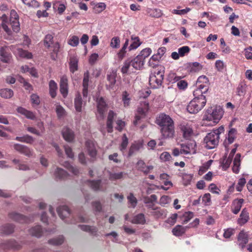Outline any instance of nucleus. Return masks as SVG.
Instances as JSON below:
<instances>
[{
    "label": "nucleus",
    "instance_id": "5701e85b",
    "mask_svg": "<svg viewBox=\"0 0 252 252\" xmlns=\"http://www.w3.org/2000/svg\"><path fill=\"white\" fill-rule=\"evenodd\" d=\"M190 224H189L188 226H182L180 225H177L172 229V233L173 235L176 236H180L182 235L188 229L191 227L190 226Z\"/></svg>",
    "mask_w": 252,
    "mask_h": 252
},
{
    "label": "nucleus",
    "instance_id": "a18cd8bd",
    "mask_svg": "<svg viewBox=\"0 0 252 252\" xmlns=\"http://www.w3.org/2000/svg\"><path fill=\"white\" fill-rule=\"evenodd\" d=\"M63 241V235H60L56 238L49 240L48 242L52 245L58 246L62 244Z\"/></svg>",
    "mask_w": 252,
    "mask_h": 252
},
{
    "label": "nucleus",
    "instance_id": "ddd939ff",
    "mask_svg": "<svg viewBox=\"0 0 252 252\" xmlns=\"http://www.w3.org/2000/svg\"><path fill=\"white\" fill-rule=\"evenodd\" d=\"M236 135L237 130L236 129L232 128L229 130L227 137L223 143L226 148L228 145L232 144L234 142L236 138Z\"/></svg>",
    "mask_w": 252,
    "mask_h": 252
},
{
    "label": "nucleus",
    "instance_id": "58836bf2",
    "mask_svg": "<svg viewBox=\"0 0 252 252\" xmlns=\"http://www.w3.org/2000/svg\"><path fill=\"white\" fill-rule=\"evenodd\" d=\"M0 19L1 20V26L3 28V29L6 32L10 35L11 33V31L10 29L8 27L7 25H6V23L7 22V17L5 15V14H2L1 16L0 17Z\"/></svg>",
    "mask_w": 252,
    "mask_h": 252
},
{
    "label": "nucleus",
    "instance_id": "bb28decb",
    "mask_svg": "<svg viewBox=\"0 0 252 252\" xmlns=\"http://www.w3.org/2000/svg\"><path fill=\"white\" fill-rule=\"evenodd\" d=\"M57 211L59 217L62 220H63L64 218L70 214L69 208L66 206H62L58 207Z\"/></svg>",
    "mask_w": 252,
    "mask_h": 252
},
{
    "label": "nucleus",
    "instance_id": "f704fd0d",
    "mask_svg": "<svg viewBox=\"0 0 252 252\" xmlns=\"http://www.w3.org/2000/svg\"><path fill=\"white\" fill-rule=\"evenodd\" d=\"M147 106L146 108H143L138 107L137 110V114L135 116V120L134 121L133 123L135 125H136L142 117L145 115V113L147 111Z\"/></svg>",
    "mask_w": 252,
    "mask_h": 252
},
{
    "label": "nucleus",
    "instance_id": "393cba45",
    "mask_svg": "<svg viewBox=\"0 0 252 252\" xmlns=\"http://www.w3.org/2000/svg\"><path fill=\"white\" fill-rule=\"evenodd\" d=\"M17 111L18 113L25 116L27 119L34 120L35 118V116L33 112L27 110L22 107H18Z\"/></svg>",
    "mask_w": 252,
    "mask_h": 252
},
{
    "label": "nucleus",
    "instance_id": "20e7f679",
    "mask_svg": "<svg viewBox=\"0 0 252 252\" xmlns=\"http://www.w3.org/2000/svg\"><path fill=\"white\" fill-rule=\"evenodd\" d=\"M108 182L107 179L102 180H90L88 181L89 186L95 191H105L107 190V185Z\"/></svg>",
    "mask_w": 252,
    "mask_h": 252
},
{
    "label": "nucleus",
    "instance_id": "9b49d317",
    "mask_svg": "<svg viewBox=\"0 0 252 252\" xmlns=\"http://www.w3.org/2000/svg\"><path fill=\"white\" fill-rule=\"evenodd\" d=\"M195 146V143L194 141L188 143L186 145L182 144L181 154H189L191 153H195L194 147Z\"/></svg>",
    "mask_w": 252,
    "mask_h": 252
},
{
    "label": "nucleus",
    "instance_id": "6e6552de",
    "mask_svg": "<svg viewBox=\"0 0 252 252\" xmlns=\"http://www.w3.org/2000/svg\"><path fill=\"white\" fill-rule=\"evenodd\" d=\"M160 131L163 138H173L175 133L174 125L161 127Z\"/></svg>",
    "mask_w": 252,
    "mask_h": 252
},
{
    "label": "nucleus",
    "instance_id": "774afa93",
    "mask_svg": "<svg viewBox=\"0 0 252 252\" xmlns=\"http://www.w3.org/2000/svg\"><path fill=\"white\" fill-rule=\"evenodd\" d=\"M120 40L118 37H114L112 38L110 45L112 47L114 48H118L120 46Z\"/></svg>",
    "mask_w": 252,
    "mask_h": 252
},
{
    "label": "nucleus",
    "instance_id": "6e6d98bb",
    "mask_svg": "<svg viewBox=\"0 0 252 252\" xmlns=\"http://www.w3.org/2000/svg\"><path fill=\"white\" fill-rule=\"evenodd\" d=\"M130 99L131 98L129 96V94H128L126 92H124L122 94V100L123 101L124 105L125 107L129 106Z\"/></svg>",
    "mask_w": 252,
    "mask_h": 252
},
{
    "label": "nucleus",
    "instance_id": "4d7b16f0",
    "mask_svg": "<svg viewBox=\"0 0 252 252\" xmlns=\"http://www.w3.org/2000/svg\"><path fill=\"white\" fill-rule=\"evenodd\" d=\"M63 166L68 169L74 175H77L79 173V170L76 167H74L70 164L69 163L65 162Z\"/></svg>",
    "mask_w": 252,
    "mask_h": 252
},
{
    "label": "nucleus",
    "instance_id": "4468645a",
    "mask_svg": "<svg viewBox=\"0 0 252 252\" xmlns=\"http://www.w3.org/2000/svg\"><path fill=\"white\" fill-rule=\"evenodd\" d=\"M86 146L89 155L92 158H94L97 154L95 143L93 141L89 140L86 141Z\"/></svg>",
    "mask_w": 252,
    "mask_h": 252
},
{
    "label": "nucleus",
    "instance_id": "dca6fc26",
    "mask_svg": "<svg viewBox=\"0 0 252 252\" xmlns=\"http://www.w3.org/2000/svg\"><path fill=\"white\" fill-rule=\"evenodd\" d=\"M248 242V234L241 231L238 236V244L242 249L245 247L246 244Z\"/></svg>",
    "mask_w": 252,
    "mask_h": 252
},
{
    "label": "nucleus",
    "instance_id": "ea45409f",
    "mask_svg": "<svg viewBox=\"0 0 252 252\" xmlns=\"http://www.w3.org/2000/svg\"><path fill=\"white\" fill-rule=\"evenodd\" d=\"M15 140L28 144H32L34 140V138L32 136L29 135H25L22 137L17 136L16 137Z\"/></svg>",
    "mask_w": 252,
    "mask_h": 252
},
{
    "label": "nucleus",
    "instance_id": "8fccbe9b",
    "mask_svg": "<svg viewBox=\"0 0 252 252\" xmlns=\"http://www.w3.org/2000/svg\"><path fill=\"white\" fill-rule=\"evenodd\" d=\"M53 35L51 34H47L44 40V44L45 47L49 48L53 44Z\"/></svg>",
    "mask_w": 252,
    "mask_h": 252
},
{
    "label": "nucleus",
    "instance_id": "cd10ccee",
    "mask_svg": "<svg viewBox=\"0 0 252 252\" xmlns=\"http://www.w3.org/2000/svg\"><path fill=\"white\" fill-rule=\"evenodd\" d=\"M115 115L116 114L113 111H109L107 121V128L108 132H112L113 131L112 124Z\"/></svg>",
    "mask_w": 252,
    "mask_h": 252
},
{
    "label": "nucleus",
    "instance_id": "e433bc0d",
    "mask_svg": "<svg viewBox=\"0 0 252 252\" xmlns=\"http://www.w3.org/2000/svg\"><path fill=\"white\" fill-rule=\"evenodd\" d=\"M131 38V40H132V42L128 48L129 51L136 49L141 44V43L140 42L139 38L138 37L132 35Z\"/></svg>",
    "mask_w": 252,
    "mask_h": 252
},
{
    "label": "nucleus",
    "instance_id": "338daca9",
    "mask_svg": "<svg viewBox=\"0 0 252 252\" xmlns=\"http://www.w3.org/2000/svg\"><path fill=\"white\" fill-rule=\"evenodd\" d=\"M193 217V214L191 212H185L183 215V223H186L189 221Z\"/></svg>",
    "mask_w": 252,
    "mask_h": 252
},
{
    "label": "nucleus",
    "instance_id": "f3484780",
    "mask_svg": "<svg viewBox=\"0 0 252 252\" xmlns=\"http://www.w3.org/2000/svg\"><path fill=\"white\" fill-rule=\"evenodd\" d=\"M244 202L243 199H235L233 201L231 207V211L234 214H237L240 211Z\"/></svg>",
    "mask_w": 252,
    "mask_h": 252
},
{
    "label": "nucleus",
    "instance_id": "5fc2aeb1",
    "mask_svg": "<svg viewBox=\"0 0 252 252\" xmlns=\"http://www.w3.org/2000/svg\"><path fill=\"white\" fill-rule=\"evenodd\" d=\"M106 8V4L104 2H99L96 4L93 9L95 13H100Z\"/></svg>",
    "mask_w": 252,
    "mask_h": 252
},
{
    "label": "nucleus",
    "instance_id": "a211bd4d",
    "mask_svg": "<svg viewBox=\"0 0 252 252\" xmlns=\"http://www.w3.org/2000/svg\"><path fill=\"white\" fill-rule=\"evenodd\" d=\"M79 227L82 230L89 232L93 236L95 237L99 236L98 228L95 226H91L88 225H80Z\"/></svg>",
    "mask_w": 252,
    "mask_h": 252
},
{
    "label": "nucleus",
    "instance_id": "49530a36",
    "mask_svg": "<svg viewBox=\"0 0 252 252\" xmlns=\"http://www.w3.org/2000/svg\"><path fill=\"white\" fill-rule=\"evenodd\" d=\"M164 68L161 66H158L154 71V72L152 73L150 76H155L157 77H164Z\"/></svg>",
    "mask_w": 252,
    "mask_h": 252
},
{
    "label": "nucleus",
    "instance_id": "2eb2a0df",
    "mask_svg": "<svg viewBox=\"0 0 252 252\" xmlns=\"http://www.w3.org/2000/svg\"><path fill=\"white\" fill-rule=\"evenodd\" d=\"M0 60L5 63H9L11 60V55L7 51L6 47H1L0 48Z\"/></svg>",
    "mask_w": 252,
    "mask_h": 252
},
{
    "label": "nucleus",
    "instance_id": "c9c22d12",
    "mask_svg": "<svg viewBox=\"0 0 252 252\" xmlns=\"http://www.w3.org/2000/svg\"><path fill=\"white\" fill-rule=\"evenodd\" d=\"M240 157L241 155L240 154H237L233 161V166L232 167L233 171L235 173H238L239 171V168L240 166Z\"/></svg>",
    "mask_w": 252,
    "mask_h": 252
},
{
    "label": "nucleus",
    "instance_id": "423d86ee",
    "mask_svg": "<svg viewBox=\"0 0 252 252\" xmlns=\"http://www.w3.org/2000/svg\"><path fill=\"white\" fill-rule=\"evenodd\" d=\"M97 107V118L99 120L104 118V113L106 110V104L103 98L101 97L96 100Z\"/></svg>",
    "mask_w": 252,
    "mask_h": 252
},
{
    "label": "nucleus",
    "instance_id": "7ed1b4c3",
    "mask_svg": "<svg viewBox=\"0 0 252 252\" xmlns=\"http://www.w3.org/2000/svg\"><path fill=\"white\" fill-rule=\"evenodd\" d=\"M206 103V96H194V98L190 101L187 106V109L190 113H197L204 107Z\"/></svg>",
    "mask_w": 252,
    "mask_h": 252
},
{
    "label": "nucleus",
    "instance_id": "2f4dec72",
    "mask_svg": "<svg viewBox=\"0 0 252 252\" xmlns=\"http://www.w3.org/2000/svg\"><path fill=\"white\" fill-rule=\"evenodd\" d=\"M208 91V88L204 85L201 84L198 86V88L193 92V95L197 96H205V94Z\"/></svg>",
    "mask_w": 252,
    "mask_h": 252
},
{
    "label": "nucleus",
    "instance_id": "f8f14e48",
    "mask_svg": "<svg viewBox=\"0 0 252 252\" xmlns=\"http://www.w3.org/2000/svg\"><path fill=\"white\" fill-rule=\"evenodd\" d=\"M10 219L20 223H29L32 220L25 216L17 213H11L9 214Z\"/></svg>",
    "mask_w": 252,
    "mask_h": 252
},
{
    "label": "nucleus",
    "instance_id": "69168bd1",
    "mask_svg": "<svg viewBox=\"0 0 252 252\" xmlns=\"http://www.w3.org/2000/svg\"><path fill=\"white\" fill-rule=\"evenodd\" d=\"M202 201L206 206L209 205L211 203V195L209 193H205L202 197Z\"/></svg>",
    "mask_w": 252,
    "mask_h": 252
},
{
    "label": "nucleus",
    "instance_id": "603ef678",
    "mask_svg": "<svg viewBox=\"0 0 252 252\" xmlns=\"http://www.w3.org/2000/svg\"><path fill=\"white\" fill-rule=\"evenodd\" d=\"M55 110L58 118H61L65 115V110L63 108V107L60 104H56Z\"/></svg>",
    "mask_w": 252,
    "mask_h": 252
},
{
    "label": "nucleus",
    "instance_id": "f03ea898",
    "mask_svg": "<svg viewBox=\"0 0 252 252\" xmlns=\"http://www.w3.org/2000/svg\"><path fill=\"white\" fill-rule=\"evenodd\" d=\"M223 131L224 128L221 126L218 129L213 130L208 133L204 139V141L206 144L205 147L208 149H212L216 147L219 142L220 135Z\"/></svg>",
    "mask_w": 252,
    "mask_h": 252
},
{
    "label": "nucleus",
    "instance_id": "de8ad7c7",
    "mask_svg": "<svg viewBox=\"0 0 252 252\" xmlns=\"http://www.w3.org/2000/svg\"><path fill=\"white\" fill-rule=\"evenodd\" d=\"M122 142L120 146V150L124 153L128 143V140L126 134H123L122 138Z\"/></svg>",
    "mask_w": 252,
    "mask_h": 252
},
{
    "label": "nucleus",
    "instance_id": "39448f33",
    "mask_svg": "<svg viewBox=\"0 0 252 252\" xmlns=\"http://www.w3.org/2000/svg\"><path fill=\"white\" fill-rule=\"evenodd\" d=\"M157 124L161 128L174 125V122L169 115L162 113L158 117Z\"/></svg>",
    "mask_w": 252,
    "mask_h": 252
},
{
    "label": "nucleus",
    "instance_id": "1a4fd4ad",
    "mask_svg": "<svg viewBox=\"0 0 252 252\" xmlns=\"http://www.w3.org/2000/svg\"><path fill=\"white\" fill-rule=\"evenodd\" d=\"M183 132L184 137L186 139H189L193 134V131L190 126L186 123H182L180 126Z\"/></svg>",
    "mask_w": 252,
    "mask_h": 252
},
{
    "label": "nucleus",
    "instance_id": "3c124183",
    "mask_svg": "<svg viewBox=\"0 0 252 252\" xmlns=\"http://www.w3.org/2000/svg\"><path fill=\"white\" fill-rule=\"evenodd\" d=\"M232 158L231 157L225 156L221 160L220 162L223 170H226L232 162Z\"/></svg>",
    "mask_w": 252,
    "mask_h": 252
},
{
    "label": "nucleus",
    "instance_id": "e2e57ef3",
    "mask_svg": "<svg viewBox=\"0 0 252 252\" xmlns=\"http://www.w3.org/2000/svg\"><path fill=\"white\" fill-rule=\"evenodd\" d=\"M246 184V180L244 178H240L238 182V183L236 185V190L238 191H242L243 187L245 186Z\"/></svg>",
    "mask_w": 252,
    "mask_h": 252
},
{
    "label": "nucleus",
    "instance_id": "864d4df0",
    "mask_svg": "<svg viewBox=\"0 0 252 252\" xmlns=\"http://www.w3.org/2000/svg\"><path fill=\"white\" fill-rule=\"evenodd\" d=\"M151 53L152 50L149 48H146L143 49L137 56L145 61V59L148 57Z\"/></svg>",
    "mask_w": 252,
    "mask_h": 252
},
{
    "label": "nucleus",
    "instance_id": "72a5a7b5",
    "mask_svg": "<svg viewBox=\"0 0 252 252\" xmlns=\"http://www.w3.org/2000/svg\"><path fill=\"white\" fill-rule=\"evenodd\" d=\"M142 147V144L141 142H135L133 143L128 151V157H131L136 152L138 151Z\"/></svg>",
    "mask_w": 252,
    "mask_h": 252
},
{
    "label": "nucleus",
    "instance_id": "0eeeda50",
    "mask_svg": "<svg viewBox=\"0 0 252 252\" xmlns=\"http://www.w3.org/2000/svg\"><path fill=\"white\" fill-rule=\"evenodd\" d=\"M60 91L64 98L67 96L68 92V79L65 75L63 76L61 78Z\"/></svg>",
    "mask_w": 252,
    "mask_h": 252
},
{
    "label": "nucleus",
    "instance_id": "a878e982",
    "mask_svg": "<svg viewBox=\"0 0 252 252\" xmlns=\"http://www.w3.org/2000/svg\"><path fill=\"white\" fill-rule=\"evenodd\" d=\"M249 219V213L245 208L243 209L242 211L241 212L239 218L237 220V222L239 225H242L248 222Z\"/></svg>",
    "mask_w": 252,
    "mask_h": 252
},
{
    "label": "nucleus",
    "instance_id": "052dcab7",
    "mask_svg": "<svg viewBox=\"0 0 252 252\" xmlns=\"http://www.w3.org/2000/svg\"><path fill=\"white\" fill-rule=\"evenodd\" d=\"M163 184L164 186H156V188L158 189H162L167 190L173 185L171 182L168 180L163 181Z\"/></svg>",
    "mask_w": 252,
    "mask_h": 252
},
{
    "label": "nucleus",
    "instance_id": "f257e3e1",
    "mask_svg": "<svg viewBox=\"0 0 252 252\" xmlns=\"http://www.w3.org/2000/svg\"><path fill=\"white\" fill-rule=\"evenodd\" d=\"M223 114L222 109L220 106L208 109L205 113L203 121L210 122L208 125H213L219 122ZM205 124V122H204Z\"/></svg>",
    "mask_w": 252,
    "mask_h": 252
},
{
    "label": "nucleus",
    "instance_id": "79ce46f5",
    "mask_svg": "<svg viewBox=\"0 0 252 252\" xmlns=\"http://www.w3.org/2000/svg\"><path fill=\"white\" fill-rule=\"evenodd\" d=\"M134 224H144L145 222L144 215L143 214H139L135 216L131 220Z\"/></svg>",
    "mask_w": 252,
    "mask_h": 252
},
{
    "label": "nucleus",
    "instance_id": "c03bdc74",
    "mask_svg": "<svg viewBox=\"0 0 252 252\" xmlns=\"http://www.w3.org/2000/svg\"><path fill=\"white\" fill-rule=\"evenodd\" d=\"M57 89V83L54 80H51L49 82V90L52 97L54 98L56 96Z\"/></svg>",
    "mask_w": 252,
    "mask_h": 252
},
{
    "label": "nucleus",
    "instance_id": "473e14b6",
    "mask_svg": "<svg viewBox=\"0 0 252 252\" xmlns=\"http://www.w3.org/2000/svg\"><path fill=\"white\" fill-rule=\"evenodd\" d=\"M78 59L75 56H73L70 58L69 68L71 72L74 73L78 69Z\"/></svg>",
    "mask_w": 252,
    "mask_h": 252
},
{
    "label": "nucleus",
    "instance_id": "6ab92c4d",
    "mask_svg": "<svg viewBox=\"0 0 252 252\" xmlns=\"http://www.w3.org/2000/svg\"><path fill=\"white\" fill-rule=\"evenodd\" d=\"M14 53L19 57L28 59L32 58V54L26 50H24L20 48H14L13 49Z\"/></svg>",
    "mask_w": 252,
    "mask_h": 252
},
{
    "label": "nucleus",
    "instance_id": "c756f323",
    "mask_svg": "<svg viewBox=\"0 0 252 252\" xmlns=\"http://www.w3.org/2000/svg\"><path fill=\"white\" fill-rule=\"evenodd\" d=\"M83 105V101L81 95L78 93L74 98V106L76 111L81 112L82 111V107Z\"/></svg>",
    "mask_w": 252,
    "mask_h": 252
},
{
    "label": "nucleus",
    "instance_id": "680f3d73",
    "mask_svg": "<svg viewBox=\"0 0 252 252\" xmlns=\"http://www.w3.org/2000/svg\"><path fill=\"white\" fill-rule=\"evenodd\" d=\"M24 3L33 7H37L39 6L38 2L35 0H21Z\"/></svg>",
    "mask_w": 252,
    "mask_h": 252
},
{
    "label": "nucleus",
    "instance_id": "412c9836",
    "mask_svg": "<svg viewBox=\"0 0 252 252\" xmlns=\"http://www.w3.org/2000/svg\"><path fill=\"white\" fill-rule=\"evenodd\" d=\"M54 175L56 179L62 180L65 179L68 174L63 169L56 167L54 172Z\"/></svg>",
    "mask_w": 252,
    "mask_h": 252
},
{
    "label": "nucleus",
    "instance_id": "9d476101",
    "mask_svg": "<svg viewBox=\"0 0 252 252\" xmlns=\"http://www.w3.org/2000/svg\"><path fill=\"white\" fill-rule=\"evenodd\" d=\"M14 149L27 157H31L33 155V152L28 147L20 144H16L14 145Z\"/></svg>",
    "mask_w": 252,
    "mask_h": 252
},
{
    "label": "nucleus",
    "instance_id": "b1692460",
    "mask_svg": "<svg viewBox=\"0 0 252 252\" xmlns=\"http://www.w3.org/2000/svg\"><path fill=\"white\" fill-rule=\"evenodd\" d=\"M29 231L31 235L37 238L40 237L44 233V231L39 225L31 228Z\"/></svg>",
    "mask_w": 252,
    "mask_h": 252
},
{
    "label": "nucleus",
    "instance_id": "37998d69",
    "mask_svg": "<svg viewBox=\"0 0 252 252\" xmlns=\"http://www.w3.org/2000/svg\"><path fill=\"white\" fill-rule=\"evenodd\" d=\"M0 232L4 234H9L13 232L14 226L10 224L3 225L0 228Z\"/></svg>",
    "mask_w": 252,
    "mask_h": 252
},
{
    "label": "nucleus",
    "instance_id": "7c9ffc66",
    "mask_svg": "<svg viewBox=\"0 0 252 252\" xmlns=\"http://www.w3.org/2000/svg\"><path fill=\"white\" fill-rule=\"evenodd\" d=\"M163 78L157 77L155 76H150L149 78V82L151 85L153 84L154 88H158L161 85Z\"/></svg>",
    "mask_w": 252,
    "mask_h": 252
},
{
    "label": "nucleus",
    "instance_id": "c85d7f7f",
    "mask_svg": "<svg viewBox=\"0 0 252 252\" xmlns=\"http://www.w3.org/2000/svg\"><path fill=\"white\" fill-rule=\"evenodd\" d=\"M62 134L64 139L67 141H71L74 138L73 132L68 127L63 128Z\"/></svg>",
    "mask_w": 252,
    "mask_h": 252
},
{
    "label": "nucleus",
    "instance_id": "bf43d9fd",
    "mask_svg": "<svg viewBox=\"0 0 252 252\" xmlns=\"http://www.w3.org/2000/svg\"><path fill=\"white\" fill-rule=\"evenodd\" d=\"M180 57H184L186 54H188L190 51V48L189 46H184L179 48L178 49Z\"/></svg>",
    "mask_w": 252,
    "mask_h": 252
},
{
    "label": "nucleus",
    "instance_id": "0e129e2a",
    "mask_svg": "<svg viewBox=\"0 0 252 252\" xmlns=\"http://www.w3.org/2000/svg\"><path fill=\"white\" fill-rule=\"evenodd\" d=\"M68 43L72 46H76L79 44V38L77 36H72L68 40Z\"/></svg>",
    "mask_w": 252,
    "mask_h": 252
},
{
    "label": "nucleus",
    "instance_id": "4c0bfd02",
    "mask_svg": "<svg viewBox=\"0 0 252 252\" xmlns=\"http://www.w3.org/2000/svg\"><path fill=\"white\" fill-rule=\"evenodd\" d=\"M13 92L10 89H2L0 90V95L4 98H10L13 95Z\"/></svg>",
    "mask_w": 252,
    "mask_h": 252
},
{
    "label": "nucleus",
    "instance_id": "13d9d810",
    "mask_svg": "<svg viewBox=\"0 0 252 252\" xmlns=\"http://www.w3.org/2000/svg\"><path fill=\"white\" fill-rule=\"evenodd\" d=\"M130 206L132 208H134L137 203V200L136 197L134 196L132 193H130L129 195L127 197Z\"/></svg>",
    "mask_w": 252,
    "mask_h": 252
},
{
    "label": "nucleus",
    "instance_id": "aec40b11",
    "mask_svg": "<svg viewBox=\"0 0 252 252\" xmlns=\"http://www.w3.org/2000/svg\"><path fill=\"white\" fill-rule=\"evenodd\" d=\"M132 67L136 70L141 69L145 63L143 59L137 56L133 60H131Z\"/></svg>",
    "mask_w": 252,
    "mask_h": 252
},
{
    "label": "nucleus",
    "instance_id": "4be33fe9",
    "mask_svg": "<svg viewBox=\"0 0 252 252\" xmlns=\"http://www.w3.org/2000/svg\"><path fill=\"white\" fill-rule=\"evenodd\" d=\"M121 71L123 74H130L134 72V68L132 67L131 61L127 60L124 63Z\"/></svg>",
    "mask_w": 252,
    "mask_h": 252
},
{
    "label": "nucleus",
    "instance_id": "09e8293b",
    "mask_svg": "<svg viewBox=\"0 0 252 252\" xmlns=\"http://www.w3.org/2000/svg\"><path fill=\"white\" fill-rule=\"evenodd\" d=\"M51 47L53 48V52L51 53V57L53 60H55L57 57V55L59 51L60 48V45L58 42H56L53 43V44L51 45Z\"/></svg>",
    "mask_w": 252,
    "mask_h": 252
},
{
    "label": "nucleus",
    "instance_id": "a19ab883",
    "mask_svg": "<svg viewBox=\"0 0 252 252\" xmlns=\"http://www.w3.org/2000/svg\"><path fill=\"white\" fill-rule=\"evenodd\" d=\"M109 179L111 181L120 180L124 178V175H126L123 172H120L118 173H112L109 172Z\"/></svg>",
    "mask_w": 252,
    "mask_h": 252
}]
</instances>
